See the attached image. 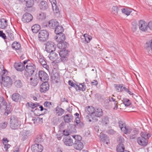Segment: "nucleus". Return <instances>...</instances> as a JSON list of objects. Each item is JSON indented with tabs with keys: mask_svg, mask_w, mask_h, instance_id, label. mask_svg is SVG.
<instances>
[{
	"mask_svg": "<svg viewBox=\"0 0 152 152\" xmlns=\"http://www.w3.org/2000/svg\"><path fill=\"white\" fill-rule=\"evenodd\" d=\"M0 104L5 111L4 115H7L12 111L11 104H7L5 99L2 96L0 97Z\"/></svg>",
	"mask_w": 152,
	"mask_h": 152,
	"instance_id": "obj_1",
	"label": "nucleus"
},
{
	"mask_svg": "<svg viewBox=\"0 0 152 152\" xmlns=\"http://www.w3.org/2000/svg\"><path fill=\"white\" fill-rule=\"evenodd\" d=\"M150 137V135L148 133L142 132L141 133V137L137 138V142L139 145L145 146L148 143V139Z\"/></svg>",
	"mask_w": 152,
	"mask_h": 152,
	"instance_id": "obj_2",
	"label": "nucleus"
},
{
	"mask_svg": "<svg viewBox=\"0 0 152 152\" xmlns=\"http://www.w3.org/2000/svg\"><path fill=\"white\" fill-rule=\"evenodd\" d=\"M21 122L17 117L12 115L10 117V126L11 129L15 130L18 129L21 125Z\"/></svg>",
	"mask_w": 152,
	"mask_h": 152,
	"instance_id": "obj_3",
	"label": "nucleus"
},
{
	"mask_svg": "<svg viewBox=\"0 0 152 152\" xmlns=\"http://www.w3.org/2000/svg\"><path fill=\"white\" fill-rule=\"evenodd\" d=\"M14 67L18 71H22L25 69L24 74L26 77H28V65H26L25 68L24 66H23V63L21 62H15L14 64Z\"/></svg>",
	"mask_w": 152,
	"mask_h": 152,
	"instance_id": "obj_4",
	"label": "nucleus"
},
{
	"mask_svg": "<svg viewBox=\"0 0 152 152\" xmlns=\"http://www.w3.org/2000/svg\"><path fill=\"white\" fill-rule=\"evenodd\" d=\"M72 137L75 140L73 144L75 148L77 150H81L83 147V143L80 141L82 139L81 137L79 135H73Z\"/></svg>",
	"mask_w": 152,
	"mask_h": 152,
	"instance_id": "obj_5",
	"label": "nucleus"
},
{
	"mask_svg": "<svg viewBox=\"0 0 152 152\" xmlns=\"http://www.w3.org/2000/svg\"><path fill=\"white\" fill-rule=\"evenodd\" d=\"M118 124L121 130L124 134H127L131 133L132 129L130 127H126L123 122L121 121H119Z\"/></svg>",
	"mask_w": 152,
	"mask_h": 152,
	"instance_id": "obj_6",
	"label": "nucleus"
},
{
	"mask_svg": "<svg viewBox=\"0 0 152 152\" xmlns=\"http://www.w3.org/2000/svg\"><path fill=\"white\" fill-rule=\"evenodd\" d=\"M49 33L46 30L41 31L38 34V39L41 41H44L48 38Z\"/></svg>",
	"mask_w": 152,
	"mask_h": 152,
	"instance_id": "obj_7",
	"label": "nucleus"
},
{
	"mask_svg": "<svg viewBox=\"0 0 152 152\" xmlns=\"http://www.w3.org/2000/svg\"><path fill=\"white\" fill-rule=\"evenodd\" d=\"M2 82H0L1 84L4 87L8 88L11 87L12 83V80L8 76L6 77L5 78L2 77Z\"/></svg>",
	"mask_w": 152,
	"mask_h": 152,
	"instance_id": "obj_8",
	"label": "nucleus"
},
{
	"mask_svg": "<svg viewBox=\"0 0 152 152\" xmlns=\"http://www.w3.org/2000/svg\"><path fill=\"white\" fill-rule=\"evenodd\" d=\"M56 45L52 42L49 41L46 44V51L48 53L53 52L55 50Z\"/></svg>",
	"mask_w": 152,
	"mask_h": 152,
	"instance_id": "obj_9",
	"label": "nucleus"
},
{
	"mask_svg": "<svg viewBox=\"0 0 152 152\" xmlns=\"http://www.w3.org/2000/svg\"><path fill=\"white\" fill-rule=\"evenodd\" d=\"M29 77H30L29 83L30 85L32 87H35L37 86L38 83L37 75L30 76Z\"/></svg>",
	"mask_w": 152,
	"mask_h": 152,
	"instance_id": "obj_10",
	"label": "nucleus"
},
{
	"mask_svg": "<svg viewBox=\"0 0 152 152\" xmlns=\"http://www.w3.org/2000/svg\"><path fill=\"white\" fill-rule=\"evenodd\" d=\"M74 115L77 116L75 120V124H74L76 128H83L84 126V124L80 121V119L79 117V113H76Z\"/></svg>",
	"mask_w": 152,
	"mask_h": 152,
	"instance_id": "obj_11",
	"label": "nucleus"
},
{
	"mask_svg": "<svg viewBox=\"0 0 152 152\" xmlns=\"http://www.w3.org/2000/svg\"><path fill=\"white\" fill-rule=\"evenodd\" d=\"M103 115L102 110L101 108H95L94 116L92 117V119L95 121H97V119L96 118L100 117Z\"/></svg>",
	"mask_w": 152,
	"mask_h": 152,
	"instance_id": "obj_12",
	"label": "nucleus"
},
{
	"mask_svg": "<svg viewBox=\"0 0 152 152\" xmlns=\"http://www.w3.org/2000/svg\"><path fill=\"white\" fill-rule=\"evenodd\" d=\"M148 25L144 20H141L139 22V28L142 31L145 32L147 30Z\"/></svg>",
	"mask_w": 152,
	"mask_h": 152,
	"instance_id": "obj_13",
	"label": "nucleus"
},
{
	"mask_svg": "<svg viewBox=\"0 0 152 152\" xmlns=\"http://www.w3.org/2000/svg\"><path fill=\"white\" fill-rule=\"evenodd\" d=\"M39 76L42 81H47L49 79L48 75L43 71H39Z\"/></svg>",
	"mask_w": 152,
	"mask_h": 152,
	"instance_id": "obj_14",
	"label": "nucleus"
},
{
	"mask_svg": "<svg viewBox=\"0 0 152 152\" xmlns=\"http://www.w3.org/2000/svg\"><path fill=\"white\" fill-rule=\"evenodd\" d=\"M31 148L33 152H41L43 150V146L39 144H34L32 145Z\"/></svg>",
	"mask_w": 152,
	"mask_h": 152,
	"instance_id": "obj_15",
	"label": "nucleus"
},
{
	"mask_svg": "<svg viewBox=\"0 0 152 152\" xmlns=\"http://www.w3.org/2000/svg\"><path fill=\"white\" fill-rule=\"evenodd\" d=\"M67 54L68 51L67 50H62L60 51L59 54L61 57L60 59L62 61L64 62L67 60L66 56Z\"/></svg>",
	"mask_w": 152,
	"mask_h": 152,
	"instance_id": "obj_16",
	"label": "nucleus"
},
{
	"mask_svg": "<svg viewBox=\"0 0 152 152\" xmlns=\"http://www.w3.org/2000/svg\"><path fill=\"white\" fill-rule=\"evenodd\" d=\"M64 144L67 146H71L73 144V141L69 136H66L63 139Z\"/></svg>",
	"mask_w": 152,
	"mask_h": 152,
	"instance_id": "obj_17",
	"label": "nucleus"
},
{
	"mask_svg": "<svg viewBox=\"0 0 152 152\" xmlns=\"http://www.w3.org/2000/svg\"><path fill=\"white\" fill-rule=\"evenodd\" d=\"M49 85L47 81L44 82L40 86V91L42 93L48 91L49 89Z\"/></svg>",
	"mask_w": 152,
	"mask_h": 152,
	"instance_id": "obj_18",
	"label": "nucleus"
},
{
	"mask_svg": "<svg viewBox=\"0 0 152 152\" xmlns=\"http://www.w3.org/2000/svg\"><path fill=\"white\" fill-rule=\"evenodd\" d=\"M37 75L36 72V67L34 64H29V76H30Z\"/></svg>",
	"mask_w": 152,
	"mask_h": 152,
	"instance_id": "obj_19",
	"label": "nucleus"
},
{
	"mask_svg": "<svg viewBox=\"0 0 152 152\" xmlns=\"http://www.w3.org/2000/svg\"><path fill=\"white\" fill-rule=\"evenodd\" d=\"M55 40L58 42H63L65 39V36L62 33L57 34V36L54 38Z\"/></svg>",
	"mask_w": 152,
	"mask_h": 152,
	"instance_id": "obj_20",
	"label": "nucleus"
},
{
	"mask_svg": "<svg viewBox=\"0 0 152 152\" xmlns=\"http://www.w3.org/2000/svg\"><path fill=\"white\" fill-rule=\"evenodd\" d=\"M58 25V22L55 20H52L48 22V26L51 28L55 29Z\"/></svg>",
	"mask_w": 152,
	"mask_h": 152,
	"instance_id": "obj_21",
	"label": "nucleus"
},
{
	"mask_svg": "<svg viewBox=\"0 0 152 152\" xmlns=\"http://www.w3.org/2000/svg\"><path fill=\"white\" fill-rule=\"evenodd\" d=\"M51 3L53 10L54 12L57 13L59 12L58 7L56 5V0H49Z\"/></svg>",
	"mask_w": 152,
	"mask_h": 152,
	"instance_id": "obj_22",
	"label": "nucleus"
},
{
	"mask_svg": "<svg viewBox=\"0 0 152 152\" xmlns=\"http://www.w3.org/2000/svg\"><path fill=\"white\" fill-rule=\"evenodd\" d=\"M11 98L12 100L16 102H20L21 99L20 95L19 94L16 93L12 94Z\"/></svg>",
	"mask_w": 152,
	"mask_h": 152,
	"instance_id": "obj_23",
	"label": "nucleus"
},
{
	"mask_svg": "<svg viewBox=\"0 0 152 152\" xmlns=\"http://www.w3.org/2000/svg\"><path fill=\"white\" fill-rule=\"evenodd\" d=\"M7 21L6 19H1L0 22V28L2 29L5 28L7 26Z\"/></svg>",
	"mask_w": 152,
	"mask_h": 152,
	"instance_id": "obj_24",
	"label": "nucleus"
},
{
	"mask_svg": "<svg viewBox=\"0 0 152 152\" xmlns=\"http://www.w3.org/2000/svg\"><path fill=\"white\" fill-rule=\"evenodd\" d=\"M39 61L43 67L45 68L48 71H49V67L47 65V62L45 60L44 58H41L39 59Z\"/></svg>",
	"mask_w": 152,
	"mask_h": 152,
	"instance_id": "obj_25",
	"label": "nucleus"
},
{
	"mask_svg": "<svg viewBox=\"0 0 152 152\" xmlns=\"http://www.w3.org/2000/svg\"><path fill=\"white\" fill-rule=\"evenodd\" d=\"M50 53L48 57L50 60L54 61L58 58V56L57 54L53 52Z\"/></svg>",
	"mask_w": 152,
	"mask_h": 152,
	"instance_id": "obj_26",
	"label": "nucleus"
},
{
	"mask_svg": "<svg viewBox=\"0 0 152 152\" xmlns=\"http://www.w3.org/2000/svg\"><path fill=\"white\" fill-rule=\"evenodd\" d=\"M40 9L42 10H45L48 8V5L47 2L45 1H42L39 4Z\"/></svg>",
	"mask_w": 152,
	"mask_h": 152,
	"instance_id": "obj_27",
	"label": "nucleus"
},
{
	"mask_svg": "<svg viewBox=\"0 0 152 152\" xmlns=\"http://www.w3.org/2000/svg\"><path fill=\"white\" fill-rule=\"evenodd\" d=\"M64 120V122L66 123L70 122L73 119V117L70 114H66L65 115L63 116Z\"/></svg>",
	"mask_w": 152,
	"mask_h": 152,
	"instance_id": "obj_28",
	"label": "nucleus"
},
{
	"mask_svg": "<svg viewBox=\"0 0 152 152\" xmlns=\"http://www.w3.org/2000/svg\"><path fill=\"white\" fill-rule=\"evenodd\" d=\"M100 124L103 126H106L109 123V118L107 117H103L102 118L100 121Z\"/></svg>",
	"mask_w": 152,
	"mask_h": 152,
	"instance_id": "obj_29",
	"label": "nucleus"
},
{
	"mask_svg": "<svg viewBox=\"0 0 152 152\" xmlns=\"http://www.w3.org/2000/svg\"><path fill=\"white\" fill-rule=\"evenodd\" d=\"M57 44L58 47L60 49H65L67 46L68 44L66 42H58Z\"/></svg>",
	"mask_w": 152,
	"mask_h": 152,
	"instance_id": "obj_30",
	"label": "nucleus"
},
{
	"mask_svg": "<svg viewBox=\"0 0 152 152\" xmlns=\"http://www.w3.org/2000/svg\"><path fill=\"white\" fill-rule=\"evenodd\" d=\"M6 34L7 35L8 38L9 40H13L14 39L13 32L11 29L7 30L6 31Z\"/></svg>",
	"mask_w": 152,
	"mask_h": 152,
	"instance_id": "obj_31",
	"label": "nucleus"
},
{
	"mask_svg": "<svg viewBox=\"0 0 152 152\" xmlns=\"http://www.w3.org/2000/svg\"><path fill=\"white\" fill-rule=\"evenodd\" d=\"M56 113L58 116H61L64 113L65 111L61 108L57 107L56 108Z\"/></svg>",
	"mask_w": 152,
	"mask_h": 152,
	"instance_id": "obj_32",
	"label": "nucleus"
},
{
	"mask_svg": "<svg viewBox=\"0 0 152 152\" xmlns=\"http://www.w3.org/2000/svg\"><path fill=\"white\" fill-rule=\"evenodd\" d=\"M100 138L101 140L103 141L106 142V144H107L109 141V138L105 134L101 133L100 135Z\"/></svg>",
	"mask_w": 152,
	"mask_h": 152,
	"instance_id": "obj_33",
	"label": "nucleus"
},
{
	"mask_svg": "<svg viewBox=\"0 0 152 152\" xmlns=\"http://www.w3.org/2000/svg\"><path fill=\"white\" fill-rule=\"evenodd\" d=\"M28 131L23 130L21 133V137L22 140L24 141L28 137Z\"/></svg>",
	"mask_w": 152,
	"mask_h": 152,
	"instance_id": "obj_34",
	"label": "nucleus"
},
{
	"mask_svg": "<svg viewBox=\"0 0 152 152\" xmlns=\"http://www.w3.org/2000/svg\"><path fill=\"white\" fill-rule=\"evenodd\" d=\"M40 26L38 24H35L31 27V30L34 33H37L40 29Z\"/></svg>",
	"mask_w": 152,
	"mask_h": 152,
	"instance_id": "obj_35",
	"label": "nucleus"
},
{
	"mask_svg": "<svg viewBox=\"0 0 152 152\" xmlns=\"http://www.w3.org/2000/svg\"><path fill=\"white\" fill-rule=\"evenodd\" d=\"M138 29V24L137 21H134L132 23L131 30L132 32H135Z\"/></svg>",
	"mask_w": 152,
	"mask_h": 152,
	"instance_id": "obj_36",
	"label": "nucleus"
},
{
	"mask_svg": "<svg viewBox=\"0 0 152 152\" xmlns=\"http://www.w3.org/2000/svg\"><path fill=\"white\" fill-rule=\"evenodd\" d=\"M46 14L43 12L40 13L37 15V19L41 20H45L46 18Z\"/></svg>",
	"mask_w": 152,
	"mask_h": 152,
	"instance_id": "obj_37",
	"label": "nucleus"
},
{
	"mask_svg": "<svg viewBox=\"0 0 152 152\" xmlns=\"http://www.w3.org/2000/svg\"><path fill=\"white\" fill-rule=\"evenodd\" d=\"M21 46L20 43L18 42H14L12 45V49L15 50H18L20 48Z\"/></svg>",
	"mask_w": 152,
	"mask_h": 152,
	"instance_id": "obj_38",
	"label": "nucleus"
},
{
	"mask_svg": "<svg viewBox=\"0 0 152 152\" xmlns=\"http://www.w3.org/2000/svg\"><path fill=\"white\" fill-rule=\"evenodd\" d=\"M55 32L57 34H59L62 33L63 31V28L62 26L58 25L55 28Z\"/></svg>",
	"mask_w": 152,
	"mask_h": 152,
	"instance_id": "obj_39",
	"label": "nucleus"
},
{
	"mask_svg": "<svg viewBox=\"0 0 152 152\" xmlns=\"http://www.w3.org/2000/svg\"><path fill=\"white\" fill-rule=\"evenodd\" d=\"M124 150L125 148L123 144H119L117 146V152H122Z\"/></svg>",
	"mask_w": 152,
	"mask_h": 152,
	"instance_id": "obj_40",
	"label": "nucleus"
},
{
	"mask_svg": "<svg viewBox=\"0 0 152 152\" xmlns=\"http://www.w3.org/2000/svg\"><path fill=\"white\" fill-rule=\"evenodd\" d=\"M95 108L89 106L87 108V110L89 114H90L91 116L92 117L94 116V114Z\"/></svg>",
	"mask_w": 152,
	"mask_h": 152,
	"instance_id": "obj_41",
	"label": "nucleus"
},
{
	"mask_svg": "<svg viewBox=\"0 0 152 152\" xmlns=\"http://www.w3.org/2000/svg\"><path fill=\"white\" fill-rule=\"evenodd\" d=\"M22 21L24 23L28 22V13L26 12L24 14L22 18Z\"/></svg>",
	"mask_w": 152,
	"mask_h": 152,
	"instance_id": "obj_42",
	"label": "nucleus"
},
{
	"mask_svg": "<svg viewBox=\"0 0 152 152\" xmlns=\"http://www.w3.org/2000/svg\"><path fill=\"white\" fill-rule=\"evenodd\" d=\"M122 12L128 16L130 15L132 11L131 10L128 9L123 8L121 10Z\"/></svg>",
	"mask_w": 152,
	"mask_h": 152,
	"instance_id": "obj_43",
	"label": "nucleus"
},
{
	"mask_svg": "<svg viewBox=\"0 0 152 152\" xmlns=\"http://www.w3.org/2000/svg\"><path fill=\"white\" fill-rule=\"evenodd\" d=\"M123 103L126 107L129 106L131 104V101L128 99L124 98L123 99Z\"/></svg>",
	"mask_w": 152,
	"mask_h": 152,
	"instance_id": "obj_44",
	"label": "nucleus"
},
{
	"mask_svg": "<svg viewBox=\"0 0 152 152\" xmlns=\"http://www.w3.org/2000/svg\"><path fill=\"white\" fill-rule=\"evenodd\" d=\"M8 124V123L7 121H2L0 123V128L2 129H5L6 128Z\"/></svg>",
	"mask_w": 152,
	"mask_h": 152,
	"instance_id": "obj_45",
	"label": "nucleus"
},
{
	"mask_svg": "<svg viewBox=\"0 0 152 152\" xmlns=\"http://www.w3.org/2000/svg\"><path fill=\"white\" fill-rule=\"evenodd\" d=\"M115 86L118 92H121L123 91V86L122 84H115Z\"/></svg>",
	"mask_w": 152,
	"mask_h": 152,
	"instance_id": "obj_46",
	"label": "nucleus"
},
{
	"mask_svg": "<svg viewBox=\"0 0 152 152\" xmlns=\"http://www.w3.org/2000/svg\"><path fill=\"white\" fill-rule=\"evenodd\" d=\"M118 8L116 6H113L112 8V13L115 15L118 14Z\"/></svg>",
	"mask_w": 152,
	"mask_h": 152,
	"instance_id": "obj_47",
	"label": "nucleus"
},
{
	"mask_svg": "<svg viewBox=\"0 0 152 152\" xmlns=\"http://www.w3.org/2000/svg\"><path fill=\"white\" fill-rule=\"evenodd\" d=\"M38 106V104H35L31 103V104H29V110H30L31 111H33L32 109L35 108Z\"/></svg>",
	"mask_w": 152,
	"mask_h": 152,
	"instance_id": "obj_48",
	"label": "nucleus"
},
{
	"mask_svg": "<svg viewBox=\"0 0 152 152\" xmlns=\"http://www.w3.org/2000/svg\"><path fill=\"white\" fill-rule=\"evenodd\" d=\"M8 72L7 70L5 69H4L2 70L0 73L1 76V79H2V77L5 78V77H7L6 76L8 74Z\"/></svg>",
	"mask_w": 152,
	"mask_h": 152,
	"instance_id": "obj_49",
	"label": "nucleus"
},
{
	"mask_svg": "<svg viewBox=\"0 0 152 152\" xmlns=\"http://www.w3.org/2000/svg\"><path fill=\"white\" fill-rule=\"evenodd\" d=\"M30 119L33 122V123L35 125H37L39 124L38 121H37V117H30Z\"/></svg>",
	"mask_w": 152,
	"mask_h": 152,
	"instance_id": "obj_50",
	"label": "nucleus"
},
{
	"mask_svg": "<svg viewBox=\"0 0 152 152\" xmlns=\"http://www.w3.org/2000/svg\"><path fill=\"white\" fill-rule=\"evenodd\" d=\"M76 86L78 87V89L79 90L85 91L86 90V86L84 85V83L80 84L78 86L77 85Z\"/></svg>",
	"mask_w": 152,
	"mask_h": 152,
	"instance_id": "obj_51",
	"label": "nucleus"
},
{
	"mask_svg": "<svg viewBox=\"0 0 152 152\" xmlns=\"http://www.w3.org/2000/svg\"><path fill=\"white\" fill-rule=\"evenodd\" d=\"M35 141L38 143H41L43 141V139L41 136H38L35 139Z\"/></svg>",
	"mask_w": 152,
	"mask_h": 152,
	"instance_id": "obj_52",
	"label": "nucleus"
},
{
	"mask_svg": "<svg viewBox=\"0 0 152 152\" xmlns=\"http://www.w3.org/2000/svg\"><path fill=\"white\" fill-rule=\"evenodd\" d=\"M15 84L17 88H20L21 86V82L20 80H16L15 82Z\"/></svg>",
	"mask_w": 152,
	"mask_h": 152,
	"instance_id": "obj_53",
	"label": "nucleus"
},
{
	"mask_svg": "<svg viewBox=\"0 0 152 152\" xmlns=\"http://www.w3.org/2000/svg\"><path fill=\"white\" fill-rule=\"evenodd\" d=\"M58 62H55V61L53 62L52 65L53 66V68L54 69H57L58 68Z\"/></svg>",
	"mask_w": 152,
	"mask_h": 152,
	"instance_id": "obj_54",
	"label": "nucleus"
},
{
	"mask_svg": "<svg viewBox=\"0 0 152 152\" xmlns=\"http://www.w3.org/2000/svg\"><path fill=\"white\" fill-rule=\"evenodd\" d=\"M118 141L119 144L123 143L124 142V138L122 136H120L118 137Z\"/></svg>",
	"mask_w": 152,
	"mask_h": 152,
	"instance_id": "obj_55",
	"label": "nucleus"
},
{
	"mask_svg": "<svg viewBox=\"0 0 152 152\" xmlns=\"http://www.w3.org/2000/svg\"><path fill=\"white\" fill-rule=\"evenodd\" d=\"M0 37L4 39H7V37L5 34L2 31H0Z\"/></svg>",
	"mask_w": 152,
	"mask_h": 152,
	"instance_id": "obj_56",
	"label": "nucleus"
},
{
	"mask_svg": "<svg viewBox=\"0 0 152 152\" xmlns=\"http://www.w3.org/2000/svg\"><path fill=\"white\" fill-rule=\"evenodd\" d=\"M92 39L91 36L88 35L86 37L85 41L87 43H89Z\"/></svg>",
	"mask_w": 152,
	"mask_h": 152,
	"instance_id": "obj_57",
	"label": "nucleus"
},
{
	"mask_svg": "<svg viewBox=\"0 0 152 152\" xmlns=\"http://www.w3.org/2000/svg\"><path fill=\"white\" fill-rule=\"evenodd\" d=\"M51 105V102L46 101L44 104V105L45 107H50V106Z\"/></svg>",
	"mask_w": 152,
	"mask_h": 152,
	"instance_id": "obj_58",
	"label": "nucleus"
},
{
	"mask_svg": "<svg viewBox=\"0 0 152 152\" xmlns=\"http://www.w3.org/2000/svg\"><path fill=\"white\" fill-rule=\"evenodd\" d=\"M68 84L69 85L73 87H75V86H77V85L75 83H74L72 80H69L68 81Z\"/></svg>",
	"mask_w": 152,
	"mask_h": 152,
	"instance_id": "obj_59",
	"label": "nucleus"
},
{
	"mask_svg": "<svg viewBox=\"0 0 152 152\" xmlns=\"http://www.w3.org/2000/svg\"><path fill=\"white\" fill-rule=\"evenodd\" d=\"M34 4V0H29V9L32 7ZM30 9H29V11Z\"/></svg>",
	"mask_w": 152,
	"mask_h": 152,
	"instance_id": "obj_60",
	"label": "nucleus"
},
{
	"mask_svg": "<svg viewBox=\"0 0 152 152\" xmlns=\"http://www.w3.org/2000/svg\"><path fill=\"white\" fill-rule=\"evenodd\" d=\"M107 132L108 134H113L115 133V131L113 129H110L107 131Z\"/></svg>",
	"mask_w": 152,
	"mask_h": 152,
	"instance_id": "obj_61",
	"label": "nucleus"
},
{
	"mask_svg": "<svg viewBox=\"0 0 152 152\" xmlns=\"http://www.w3.org/2000/svg\"><path fill=\"white\" fill-rule=\"evenodd\" d=\"M10 145L9 144L5 145L4 146V148L5 149L6 151H8V149L10 148Z\"/></svg>",
	"mask_w": 152,
	"mask_h": 152,
	"instance_id": "obj_62",
	"label": "nucleus"
},
{
	"mask_svg": "<svg viewBox=\"0 0 152 152\" xmlns=\"http://www.w3.org/2000/svg\"><path fill=\"white\" fill-rule=\"evenodd\" d=\"M91 84L94 86H96L98 85V82L96 80H94L91 82Z\"/></svg>",
	"mask_w": 152,
	"mask_h": 152,
	"instance_id": "obj_63",
	"label": "nucleus"
},
{
	"mask_svg": "<svg viewBox=\"0 0 152 152\" xmlns=\"http://www.w3.org/2000/svg\"><path fill=\"white\" fill-rule=\"evenodd\" d=\"M148 26L150 30H152V21L149 22L148 24Z\"/></svg>",
	"mask_w": 152,
	"mask_h": 152,
	"instance_id": "obj_64",
	"label": "nucleus"
}]
</instances>
